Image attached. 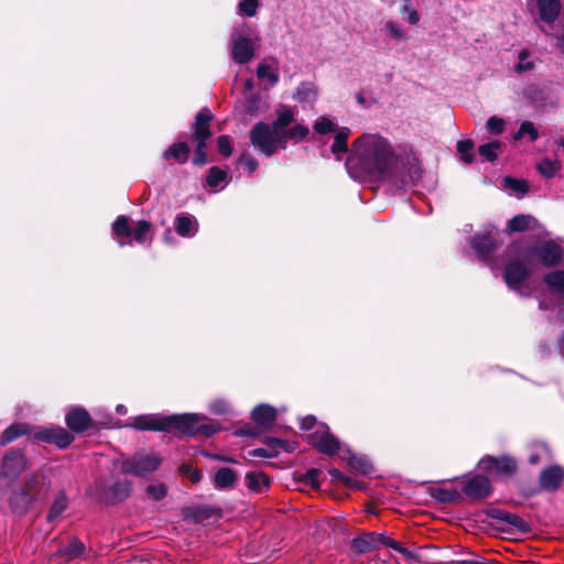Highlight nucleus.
Listing matches in <instances>:
<instances>
[{
	"label": "nucleus",
	"mask_w": 564,
	"mask_h": 564,
	"mask_svg": "<svg viewBox=\"0 0 564 564\" xmlns=\"http://www.w3.org/2000/svg\"><path fill=\"white\" fill-rule=\"evenodd\" d=\"M402 163L393 144L378 133L356 139L346 161L348 174L358 182L392 178Z\"/></svg>",
	"instance_id": "obj_1"
},
{
	"label": "nucleus",
	"mask_w": 564,
	"mask_h": 564,
	"mask_svg": "<svg viewBox=\"0 0 564 564\" xmlns=\"http://www.w3.org/2000/svg\"><path fill=\"white\" fill-rule=\"evenodd\" d=\"M562 256L563 250L557 243L543 241L510 259L505 269V281L510 289L518 291L532 272L535 259H539L545 267H553L560 263Z\"/></svg>",
	"instance_id": "obj_2"
},
{
	"label": "nucleus",
	"mask_w": 564,
	"mask_h": 564,
	"mask_svg": "<svg viewBox=\"0 0 564 564\" xmlns=\"http://www.w3.org/2000/svg\"><path fill=\"white\" fill-rule=\"evenodd\" d=\"M294 121V113L290 108H284L278 112L276 119L272 124L258 122L250 130V142L253 148L271 156L281 149L286 148V128Z\"/></svg>",
	"instance_id": "obj_3"
},
{
	"label": "nucleus",
	"mask_w": 564,
	"mask_h": 564,
	"mask_svg": "<svg viewBox=\"0 0 564 564\" xmlns=\"http://www.w3.org/2000/svg\"><path fill=\"white\" fill-rule=\"evenodd\" d=\"M171 431H178L183 435L209 437L220 430V425L197 413H184L170 415Z\"/></svg>",
	"instance_id": "obj_4"
},
{
	"label": "nucleus",
	"mask_w": 564,
	"mask_h": 564,
	"mask_svg": "<svg viewBox=\"0 0 564 564\" xmlns=\"http://www.w3.org/2000/svg\"><path fill=\"white\" fill-rule=\"evenodd\" d=\"M258 36L247 24L236 26L229 40V51L232 61L237 64L250 62L256 52Z\"/></svg>",
	"instance_id": "obj_5"
},
{
	"label": "nucleus",
	"mask_w": 564,
	"mask_h": 564,
	"mask_svg": "<svg viewBox=\"0 0 564 564\" xmlns=\"http://www.w3.org/2000/svg\"><path fill=\"white\" fill-rule=\"evenodd\" d=\"M28 467L29 460L22 449H9L0 463V482L10 488Z\"/></svg>",
	"instance_id": "obj_6"
},
{
	"label": "nucleus",
	"mask_w": 564,
	"mask_h": 564,
	"mask_svg": "<svg viewBox=\"0 0 564 564\" xmlns=\"http://www.w3.org/2000/svg\"><path fill=\"white\" fill-rule=\"evenodd\" d=\"M161 457L156 453H135L132 457L121 462L120 469L123 474L144 477L155 471L161 465Z\"/></svg>",
	"instance_id": "obj_7"
},
{
	"label": "nucleus",
	"mask_w": 564,
	"mask_h": 564,
	"mask_svg": "<svg viewBox=\"0 0 564 564\" xmlns=\"http://www.w3.org/2000/svg\"><path fill=\"white\" fill-rule=\"evenodd\" d=\"M529 7L543 33L544 29L553 28L562 19L560 0H530Z\"/></svg>",
	"instance_id": "obj_8"
},
{
	"label": "nucleus",
	"mask_w": 564,
	"mask_h": 564,
	"mask_svg": "<svg viewBox=\"0 0 564 564\" xmlns=\"http://www.w3.org/2000/svg\"><path fill=\"white\" fill-rule=\"evenodd\" d=\"M170 423V415L152 413L137 415L134 417H131L130 421L124 424L116 423V426L133 429L140 432H171Z\"/></svg>",
	"instance_id": "obj_9"
},
{
	"label": "nucleus",
	"mask_w": 564,
	"mask_h": 564,
	"mask_svg": "<svg viewBox=\"0 0 564 564\" xmlns=\"http://www.w3.org/2000/svg\"><path fill=\"white\" fill-rule=\"evenodd\" d=\"M31 434L36 442L54 444L61 449L69 446L75 440L67 430L58 425L32 426Z\"/></svg>",
	"instance_id": "obj_10"
},
{
	"label": "nucleus",
	"mask_w": 564,
	"mask_h": 564,
	"mask_svg": "<svg viewBox=\"0 0 564 564\" xmlns=\"http://www.w3.org/2000/svg\"><path fill=\"white\" fill-rule=\"evenodd\" d=\"M97 486L102 499L109 503H117L127 499L132 487L128 479H115L110 485L105 479H99Z\"/></svg>",
	"instance_id": "obj_11"
},
{
	"label": "nucleus",
	"mask_w": 564,
	"mask_h": 564,
	"mask_svg": "<svg viewBox=\"0 0 564 564\" xmlns=\"http://www.w3.org/2000/svg\"><path fill=\"white\" fill-rule=\"evenodd\" d=\"M308 443L319 453L335 455L339 451L338 440L329 432L326 424H319L314 433L307 436Z\"/></svg>",
	"instance_id": "obj_12"
},
{
	"label": "nucleus",
	"mask_w": 564,
	"mask_h": 564,
	"mask_svg": "<svg viewBox=\"0 0 564 564\" xmlns=\"http://www.w3.org/2000/svg\"><path fill=\"white\" fill-rule=\"evenodd\" d=\"M494 230L495 227L489 225L470 238L469 243L471 248L482 260H487L498 246V241L494 236Z\"/></svg>",
	"instance_id": "obj_13"
},
{
	"label": "nucleus",
	"mask_w": 564,
	"mask_h": 564,
	"mask_svg": "<svg viewBox=\"0 0 564 564\" xmlns=\"http://www.w3.org/2000/svg\"><path fill=\"white\" fill-rule=\"evenodd\" d=\"M479 465L485 473L498 476H512L518 470L517 462L509 456H486L480 460Z\"/></svg>",
	"instance_id": "obj_14"
},
{
	"label": "nucleus",
	"mask_w": 564,
	"mask_h": 564,
	"mask_svg": "<svg viewBox=\"0 0 564 564\" xmlns=\"http://www.w3.org/2000/svg\"><path fill=\"white\" fill-rule=\"evenodd\" d=\"M65 424L77 434L95 427V422L88 411L83 406H70L65 413Z\"/></svg>",
	"instance_id": "obj_15"
},
{
	"label": "nucleus",
	"mask_w": 564,
	"mask_h": 564,
	"mask_svg": "<svg viewBox=\"0 0 564 564\" xmlns=\"http://www.w3.org/2000/svg\"><path fill=\"white\" fill-rule=\"evenodd\" d=\"M22 487H24L35 500H39L44 498L50 491L51 481L42 470H36L24 477Z\"/></svg>",
	"instance_id": "obj_16"
},
{
	"label": "nucleus",
	"mask_w": 564,
	"mask_h": 564,
	"mask_svg": "<svg viewBox=\"0 0 564 564\" xmlns=\"http://www.w3.org/2000/svg\"><path fill=\"white\" fill-rule=\"evenodd\" d=\"M463 491L473 500H481L491 494L492 487L490 480L486 476L476 475L465 482Z\"/></svg>",
	"instance_id": "obj_17"
},
{
	"label": "nucleus",
	"mask_w": 564,
	"mask_h": 564,
	"mask_svg": "<svg viewBox=\"0 0 564 564\" xmlns=\"http://www.w3.org/2000/svg\"><path fill=\"white\" fill-rule=\"evenodd\" d=\"M564 480V469L560 466H551L542 470L540 486L544 490H556Z\"/></svg>",
	"instance_id": "obj_18"
},
{
	"label": "nucleus",
	"mask_w": 564,
	"mask_h": 564,
	"mask_svg": "<svg viewBox=\"0 0 564 564\" xmlns=\"http://www.w3.org/2000/svg\"><path fill=\"white\" fill-rule=\"evenodd\" d=\"M33 498L24 487L12 490L9 497V505L13 512L25 513L32 505L35 502Z\"/></svg>",
	"instance_id": "obj_19"
},
{
	"label": "nucleus",
	"mask_w": 564,
	"mask_h": 564,
	"mask_svg": "<svg viewBox=\"0 0 564 564\" xmlns=\"http://www.w3.org/2000/svg\"><path fill=\"white\" fill-rule=\"evenodd\" d=\"M212 115L206 110H200L195 118L193 139L196 143L207 142L210 137L209 122Z\"/></svg>",
	"instance_id": "obj_20"
},
{
	"label": "nucleus",
	"mask_w": 564,
	"mask_h": 564,
	"mask_svg": "<svg viewBox=\"0 0 564 564\" xmlns=\"http://www.w3.org/2000/svg\"><path fill=\"white\" fill-rule=\"evenodd\" d=\"M31 432H32V426L30 424L15 422V423L11 424L10 426H8L2 432V434L0 436V445L4 446L9 443H12L13 441H15L17 438H19L21 436L30 435Z\"/></svg>",
	"instance_id": "obj_21"
},
{
	"label": "nucleus",
	"mask_w": 564,
	"mask_h": 564,
	"mask_svg": "<svg viewBox=\"0 0 564 564\" xmlns=\"http://www.w3.org/2000/svg\"><path fill=\"white\" fill-rule=\"evenodd\" d=\"M198 229L197 220L188 214L178 215L175 218V230L182 237L191 238L195 236Z\"/></svg>",
	"instance_id": "obj_22"
},
{
	"label": "nucleus",
	"mask_w": 564,
	"mask_h": 564,
	"mask_svg": "<svg viewBox=\"0 0 564 564\" xmlns=\"http://www.w3.org/2000/svg\"><path fill=\"white\" fill-rule=\"evenodd\" d=\"M252 420L264 427L271 426L276 420V410L268 404H260L252 411Z\"/></svg>",
	"instance_id": "obj_23"
},
{
	"label": "nucleus",
	"mask_w": 564,
	"mask_h": 564,
	"mask_svg": "<svg viewBox=\"0 0 564 564\" xmlns=\"http://www.w3.org/2000/svg\"><path fill=\"white\" fill-rule=\"evenodd\" d=\"M257 76L260 80H267L271 86H274L280 78L275 63H269L268 61L259 63L257 67Z\"/></svg>",
	"instance_id": "obj_24"
},
{
	"label": "nucleus",
	"mask_w": 564,
	"mask_h": 564,
	"mask_svg": "<svg viewBox=\"0 0 564 564\" xmlns=\"http://www.w3.org/2000/svg\"><path fill=\"white\" fill-rule=\"evenodd\" d=\"M112 234L116 239H118L119 246L123 247L126 245H130L131 241H123V239L131 236V227L129 225V219L126 216H119L112 224Z\"/></svg>",
	"instance_id": "obj_25"
},
{
	"label": "nucleus",
	"mask_w": 564,
	"mask_h": 564,
	"mask_svg": "<svg viewBox=\"0 0 564 564\" xmlns=\"http://www.w3.org/2000/svg\"><path fill=\"white\" fill-rule=\"evenodd\" d=\"M189 154V148L185 142H176L170 145L163 152L164 160H175L176 162L183 164L187 161Z\"/></svg>",
	"instance_id": "obj_26"
},
{
	"label": "nucleus",
	"mask_w": 564,
	"mask_h": 564,
	"mask_svg": "<svg viewBox=\"0 0 564 564\" xmlns=\"http://www.w3.org/2000/svg\"><path fill=\"white\" fill-rule=\"evenodd\" d=\"M377 533H368L351 541V549L357 554H366L376 547Z\"/></svg>",
	"instance_id": "obj_27"
},
{
	"label": "nucleus",
	"mask_w": 564,
	"mask_h": 564,
	"mask_svg": "<svg viewBox=\"0 0 564 564\" xmlns=\"http://www.w3.org/2000/svg\"><path fill=\"white\" fill-rule=\"evenodd\" d=\"M245 482L249 490L261 492L269 487L270 480L264 473H248L245 477Z\"/></svg>",
	"instance_id": "obj_28"
},
{
	"label": "nucleus",
	"mask_w": 564,
	"mask_h": 564,
	"mask_svg": "<svg viewBox=\"0 0 564 564\" xmlns=\"http://www.w3.org/2000/svg\"><path fill=\"white\" fill-rule=\"evenodd\" d=\"M536 220L530 215H517L507 224V230L510 232H520L534 227Z\"/></svg>",
	"instance_id": "obj_29"
},
{
	"label": "nucleus",
	"mask_w": 564,
	"mask_h": 564,
	"mask_svg": "<svg viewBox=\"0 0 564 564\" xmlns=\"http://www.w3.org/2000/svg\"><path fill=\"white\" fill-rule=\"evenodd\" d=\"M237 474L228 467L220 468L215 475V486L219 489L230 488L237 481Z\"/></svg>",
	"instance_id": "obj_30"
},
{
	"label": "nucleus",
	"mask_w": 564,
	"mask_h": 564,
	"mask_svg": "<svg viewBox=\"0 0 564 564\" xmlns=\"http://www.w3.org/2000/svg\"><path fill=\"white\" fill-rule=\"evenodd\" d=\"M551 292L564 297V270L550 272L544 278Z\"/></svg>",
	"instance_id": "obj_31"
},
{
	"label": "nucleus",
	"mask_w": 564,
	"mask_h": 564,
	"mask_svg": "<svg viewBox=\"0 0 564 564\" xmlns=\"http://www.w3.org/2000/svg\"><path fill=\"white\" fill-rule=\"evenodd\" d=\"M350 134V130L348 128H341L336 132L334 142L332 144V152L336 155L337 160L341 159V155L347 153V139Z\"/></svg>",
	"instance_id": "obj_32"
},
{
	"label": "nucleus",
	"mask_w": 564,
	"mask_h": 564,
	"mask_svg": "<svg viewBox=\"0 0 564 564\" xmlns=\"http://www.w3.org/2000/svg\"><path fill=\"white\" fill-rule=\"evenodd\" d=\"M544 34L553 41L554 46L561 53H564V19H561L553 28L544 29Z\"/></svg>",
	"instance_id": "obj_33"
},
{
	"label": "nucleus",
	"mask_w": 564,
	"mask_h": 564,
	"mask_svg": "<svg viewBox=\"0 0 564 564\" xmlns=\"http://www.w3.org/2000/svg\"><path fill=\"white\" fill-rule=\"evenodd\" d=\"M294 99L299 102L313 104L317 99V90L313 84H301L295 94Z\"/></svg>",
	"instance_id": "obj_34"
},
{
	"label": "nucleus",
	"mask_w": 564,
	"mask_h": 564,
	"mask_svg": "<svg viewBox=\"0 0 564 564\" xmlns=\"http://www.w3.org/2000/svg\"><path fill=\"white\" fill-rule=\"evenodd\" d=\"M68 506V499L64 491H61L56 495L54 501L52 502V506L48 510V513L46 516V519L48 522L54 521L56 518H58L67 508Z\"/></svg>",
	"instance_id": "obj_35"
},
{
	"label": "nucleus",
	"mask_w": 564,
	"mask_h": 564,
	"mask_svg": "<svg viewBox=\"0 0 564 564\" xmlns=\"http://www.w3.org/2000/svg\"><path fill=\"white\" fill-rule=\"evenodd\" d=\"M85 551V545L77 539L72 540L64 549L61 550L63 556L67 560L79 557Z\"/></svg>",
	"instance_id": "obj_36"
},
{
	"label": "nucleus",
	"mask_w": 564,
	"mask_h": 564,
	"mask_svg": "<svg viewBox=\"0 0 564 564\" xmlns=\"http://www.w3.org/2000/svg\"><path fill=\"white\" fill-rule=\"evenodd\" d=\"M431 496L440 502L448 503L457 499L458 492L455 489L436 487L431 489Z\"/></svg>",
	"instance_id": "obj_37"
},
{
	"label": "nucleus",
	"mask_w": 564,
	"mask_h": 564,
	"mask_svg": "<svg viewBox=\"0 0 564 564\" xmlns=\"http://www.w3.org/2000/svg\"><path fill=\"white\" fill-rule=\"evenodd\" d=\"M151 224L147 220H139L133 229L131 236L138 243H144L148 240Z\"/></svg>",
	"instance_id": "obj_38"
},
{
	"label": "nucleus",
	"mask_w": 564,
	"mask_h": 564,
	"mask_svg": "<svg viewBox=\"0 0 564 564\" xmlns=\"http://www.w3.org/2000/svg\"><path fill=\"white\" fill-rule=\"evenodd\" d=\"M228 178V174L226 171L217 167V166H213L210 170H209V173H208V176H207V180H206V183L209 187L212 188H216L218 187L223 182H226Z\"/></svg>",
	"instance_id": "obj_39"
},
{
	"label": "nucleus",
	"mask_w": 564,
	"mask_h": 564,
	"mask_svg": "<svg viewBox=\"0 0 564 564\" xmlns=\"http://www.w3.org/2000/svg\"><path fill=\"white\" fill-rule=\"evenodd\" d=\"M525 135H528L531 141H535L539 138V131L531 121L521 123L518 132L513 135V140H520Z\"/></svg>",
	"instance_id": "obj_40"
},
{
	"label": "nucleus",
	"mask_w": 564,
	"mask_h": 564,
	"mask_svg": "<svg viewBox=\"0 0 564 564\" xmlns=\"http://www.w3.org/2000/svg\"><path fill=\"white\" fill-rule=\"evenodd\" d=\"M561 164L557 161L544 159L538 164L539 172L545 177H553L560 170Z\"/></svg>",
	"instance_id": "obj_41"
},
{
	"label": "nucleus",
	"mask_w": 564,
	"mask_h": 564,
	"mask_svg": "<svg viewBox=\"0 0 564 564\" xmlns=\"http://www.w3.org/2000/svg\"><path fill=\"white\" fill-rule=\"evenodd\" d=\"M551 453L549 447L544 443H536L534 445V452L529 456V463L531 465L539 464L542 459H549Z\"/></svg>",
	"instance_id": "obj_42"
},
{
	"label": "nucleus",
	"mask_w": 564,
	"mask_h": 564,
	"mask_svg": "<svg viewBox=\"0 0 564 564\" xmlns=\"http://www.w3.org/2000/svg\"><path fill=\"white\" fill-rule=\"evenodd\" d=\"M377 542H380L383 545L389 546V547L395 550L397 552L401 553L402 555H404L408 558L413 557V553L411 551H409L408 549L403 547L399 542L394 541L391 538H387L383 534L377 533Z\"/></svg>",
	"instance_id": "obj_43"
},
{
	"label": "nucleus",
	"mask_w": 564,
	"mask_h": 564,
	"mask_svg": "<svg viewBox=\"0 0 564 564\" xmlns=\"http://www.w3.org/2000/svg\"><path fill=\"white\" fill-rule=\"evenodd\" d=\"M501 144L499 141H492L489 143L481 144L478 149V152L481 156H484L488 161H495L498 156V151Z\"/></svg>",
	"instance_id": "obj_44"
},
{
	"label": "nucleus",
	"mask_w": 564,
	"mask_h": 564,
	"mask_svg": "<svg viewBox=\"0 0 564 564\" xmlns=\"http://www.w3.org/2000/svg\"><path fill=\"white\" fill-rule=\"evenodd\" d=\"M502 522L509 524L510 527L521 532H527L530 529L528 522L523 518L509 511L507 512V514H505Z\"/></svg>",
	"instance_id": "obj_45"
},
{
	"label": "nucleus",
	"mask_w": 564,
	"mask_h": 564,
	"mask_svg": "<svg viewBox=\"0 0 564 564\" xmlns=\"http://www.w3.org/2000/svg\"><path fill=\"white\" fill-rule=\"evenodd\" d=\"M534 67L533 62L530 59L528 51H521L518 55V62L514 64V70L518 74L532 70Z\"/></svg>",
	"instance_id": "obj_46"
},
{
	"label": "nucleus",
	"mask_w": 564,
	"mask_h": 564,
	"mask_svg": "<svg viewBox=\"0 0 564 564\" xmlns=\"http://www.w3.org/2000/svg\"><path fill=\"white\" fill-rule=\"evenodd\" d=\"M473 149L474 143L471 140H460L457 142V151L462 155V160L465 163H471L473 162Z\"/></svg>",
	"instance_id": "obj_47"
},
{
	"label": "nucleus",
	"mask_w": 564,
	"mask_h": 564,
	"mask_svg": "<svg viewBox=\"0 0 564 564\" xmlns=\"http://www.w3.org/2000/svg\"><path fill=\"white\" fill-rule=\"evenodd\" d=\"M308 134V128L303 124H295L291 127V124L286 128V141H300L306 138Z\"/></svg>",
	"instance_id": "obj_48"
},
{
	"label": "nucleus",
	"mask_w": 564,
	"mask_h": 564,
	"mask_svg": "<svg viewBox=\"0 0 564 564\" xmlns=\"http://www.w3.org/2000/svg\"><path fill=\"white\" fill-rule=\"evenodd\" d=\"M505 185L512 192L523 195L528 192L529 186L525 181L517 180L512 177H506L505 178Z\"/></svg>",
	"instance_id": "obj_49"
},
{
	"label": "nucleus",
	"mask_w": 564,
	"mask_h": 564,
	"mask_svg": "<svg viewBox=\"0 0 564 564\" xmlns=\"http://www.w3.org/2000/svg\"><path fill=\"white\" fill-rule=\"evenodd\" d=\"M314 130L319 134H327L336 131V124L330 119L323 117L316 120Z\"/></svg>",
	"instance_id": "obj_50"
},
{
	"label": "nucleus",
	"mask_w": 564,
	"mask_h": 564,
	"mask_svg": "<svg viewBox=\"0 0 564 564\" xmlns=\"http://www.w3.org/2000/svg\"><path fill=\"white\" fill-rule=\"evenodd\" d=\"M145 492L150 499L159 501L166 496L167 489L163 484L149 485Z\"/></svg>",
	"instance_id": "obj_51"
},
{
	"label": "nucleus",
	"mask_w": 564,
	"mask_h": 564,
	"mask_svg": "<svg viewBox=\"0 0 564 564\" xmlns=\"http://www.w3.org/2000/svg\"><path fill=\"white\" fill-rule=\"evenodd\" d=\"M259 7L258 0H241L239 2V12L246 17H254Z\"/></svg>",
	"instance_id": "obj_52"
},
{
	"label": "nucleus",
	"mask_w": 564,
	"mask_h": 564,
	"mask_svg": "<svg viewBox=\"0 0 564 564\" xmlns=\"http://www.w3.org/2000/svg\"><path fill=\"white\" fill-rule=\"evenodd\" d=\"M506 127V121L502 118L492 116L487 120L486 129L492 134H500Z\"/></svg>",
	"instance_id": "obj_53"
},
{
	"label": "nucleus",
	"mask_w": 564,
	"mask_h": 564,
	"mask_svg": "<svg viewBox=\"0 0 564 564\" xmlns=\"http://www.w3.org/2000/svg\"><path fill=\"white\" fill-rule=\"evenodd\" d=\"M349 466L357 473L359 474H362V475H366L370 471L371 469V466L370 464L361 458V457H357V456H352L350 459H349Z\"/></svg>",
	"instance_id": "obj_54"
},
{
	"label": "nucleus",
	"mask_w": 564,
	"mask_h": 564,
	"mask_svg": "<svg viewBox=\"0 0 564 564\" xmlns=\"http://www.w3.org/2000/svg\"><path fill=\"white\" fill-rule=\"evenodd\" d=\"M217 147L221 155L228 158L232 154V141L229 135L218 137Z\"/></svg>",
	"instance_id": "obj_55"
},
{
	"label": "nucleus",
	"mask_w": 564,
	"mask_h": 564,
	"mask_svg": "<svg viewBox=\"0 0 564 564\" xmlns=\"http://www.w3.org/2000/svg\"><path fill=\"white\" fill-rule=\"evenodd\" d=\"M384 29L386 32L394 40L402 41L405 39L404 31L401 25L393 21H388Z\"/></svg>",
	"instance_id": "obj_56"
},
{
	"label": "nucleus",
	"mask_w": 564,
	"mask_h": 564,
	"mask_svg": "<svg viewBox=\"0 0 564 564\" xmlns=\"http://www.w3.org/2000/svg\"><path fill=\"white\" fill-rule=\"evenodd\" d=\"M238 163L243 165L245 170H247L250 174L253 173L259 166L258 160L254 159L251 154L246 153V152H243L240 155Z\"/></svg>",
	"instance_id": "obj_57"
},
{
	"label": "nucleus",
	"mask_w": 564,
	"mask_h": 564,
	"mask_svg": "<svg viewBox=\"0 0 564 564\" xmlns=\"http://www.w3.org/2000/svg\"><path fill=\"white\" fill-rule=\"evenodd\" d=\"M264 444L267 449L274 451L275 456H278L282 449L288 451L286 443L275 437H265Z\"/></svg>",
	"instance_id": "obj_58"
},
{
	"label": "nucleus",
	"mask_w": 564,
	"mask_h": 564,
	"mask_svg": "<svg viewBox=\"0 0 564 564\" xmlns=\"http://www.w3.org/2000/svg\"><path fill=\"white\" fill-rule=\"evenodd\" d=\"M209 409L213 413L215 414H218V415H221V414H227L230 412V405L228 402L224 401V400H216V401H213L209 405Z\"/></svg>",
	"instance_id": "obj_59"
},
{
	"label": "nucleus",
	"mask_w": 564,
	"mask_h": 564,
	"mask_svg": "<svg viewBox=\"0 0 564 564\" xmlns=\"http://www.w3.org/2000/svg\"><path fill=\"white\" fill-rule=\"evenodd\" d=\"M206 142L196 143V153L193 159V163L195 165H203L207 162V156L205 152Z\"/></svg>",
	"instance_id": "obj_60"
},
{
	"label": "nucleus",
	"mask_w": 564,
	"mask_h": 564,
	"mask_svg": "<svg viewBox=\"0 0 564 564\" xmlns=\"http://www.w3.org/2000/svg\"><path fill=\"white\" fill-rule=\"evenodd\" d=\"M319 474H321L319 470L312 468L305 473V475L303 476V479L311 487L317 488L319 486V480H318Z\"/></svg>",
	"instance_id": "obj_61"
},
{
	"label": "nucleus",
	"mask_w": 564,
	"mask_h": 564,
	"mask_svg": "<svg viewBox=\"0 0 564 564\" xmlns=\"http://www.w3.org/2000/svg\"><path fill=\"white\" fill-rule=\"evenodd\" d=\"M329 474L334 479L345 484L346 486L354 485V480L350 477L345 476L339 469L333 468L329 470Z\"/></svg>",
	"instance_id": "obj_62"
},
{
	"label": "nucleus",
	"mask_w": 564,
	"mask_h": 564,
	"mask_svg": "<svg viewBox=\"0 0 564 564\" xmlns=\"http://www.w3.org/2000/svg\"><path fill=\"white\" fill-rule=\"evenodd\" d=\"M403 13H404L405 20L410 24H416L419 22V14H417V12L414 9L410 8L408 4L404 6Z\"/></svg>",
	"instance_id": "obj_63"
},
{
	"label": "nucleus",
	"mask_w": 564,
	"mask_h": 564,
	"mask_svg": "<svg viewBox=\"0 0 564 564\" xmlns=\"http://www.w3.org/2000/svg\"><path fill=\"white\" fill-rule=\"evenodd\" d=\"M319 424H317L316 422V417L313 416V415H306L304 416L303 419H301V429L302 430H305V431H308V430H312L314 427L317 429Z\"/></svg>",
	"instance_id": "obj_64"
}]
</instances>
